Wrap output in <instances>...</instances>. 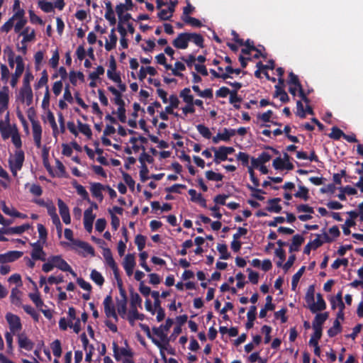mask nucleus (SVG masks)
Wrapping results in <instances>:
<instances>
[{
  "label": "nucleus",
  "instance_id": "obj_1",
  "mask_svg": "<svg viewBox=\"0 0 363 363\" xmlns=\"http://www.w3.org/2000/svg\"><path fill=\"white\" fill-rule=\"evenodd\" d=\"M24 161V153L22 150L16 151L13 156L9 159L10 169L14 177L17 175V172L22 168Z\"/></svg>",
  "mask_w": 363,
  "mask_h": 363
},
{
  "label": "nucleus",
  "instance_id": "obj_2",
  "mask_svg": "<svg viewBox=\"0 0 363 363\" xmlns=\"http://www.w3.org/2000/svg\"><path fill=\"white\" fill-rule=\"evenodd\" d=\"M69 246L72 250L79 254H82L84 257L86 256V254L91 255V256L94 255V249L93 247L84 241L77 240L76 241H73V243H70Z\"/></svg>",
  "mask_w": 363,
  "mask_h": 363
},
{
  "label": "nucleus",
  "instance_id": "obj_3",
  "mask_svg": "<svg viewBox=\"0 0 363 363\" xmlns=\"http://www.w3.org/2000/svg\"><path fill=\"white\" fill-rule=\"evenodd\" d=\"M54 267L59 269L62 272H68L73 277H76V273L72 270L69 264L60 255H55L50 257Z\"/></svg>",
  "mask_w": 363,
  "mask_h": 363
},
{
  "label": "nucleus",
  "instance_id": "obj_4",
  "mask_svg": "<svg viewBox=\"0 0 363 363\" xmlns=\"http://www.w3.org/2000/svg\"><path fill=\"white\" fill-rule=\"evenodd\" d=\"M6 319L9 325L11 333L16 334L21 330L22 325L18 315L9 313L6 315Z\"/></svg>",
  "mask_w": 363,
  "mask_h": 363
},
{
  "label": "nucleus",
  "instance_id": "obj_5",
  "mask_svg": "<svg viewBox=\"0 0 363 363\" xmlns=\"http://www.w3.org/2000/svg\"><path fill=\"white\" fill-rule=\"evenodd\" d=\"M33 248L30 256L33 260H46V254L43 250V245L40 241L30 244Z\"/></svg>",
  "mask_w": 363,
  "mask_h": 363
},
{
  "label": "nucleus",
  "instance_id": "obj_6",
  "mask_svg": "<svg viewBox=\"0 0 363 363\" xmlns=\"http://www.w3.org/2000/svg\"><path fill=\"white\" fill-rule=\"evenodd\" d=\"M104 313L108 318H113L116 322L118 320L116 308L113 304L111 296H107L104 300Z\"/></svg>",
  "mask_w": 363,
  "mask_h": 363
},
{
  "label": "nucleus",
  "instance_id": "obj_7",
  "mask_svg": "<svg viewBox=\"0 0 363 363\" xmlns=\"http://www.w3.org/2000/svg\"><path fill=\"white\" fill-rule=\"evenodd\" d=\"M172 325L173 320L168 318L164 325H161L158 328H153L152 331L155 335L159 337L162 340H164L167 336L166 333L170 329Z\"/></svg>",
  "mask_w": 363,
  "mask_h": 363
},
{
  "label": "nucleus",
  "instance_id": "obj_8",
  "mask_svg": "<svg viewBox=\"0 0 363 363\" xmlns=\"http://www.w3.org/2000/svg\"><path fill=\"white\" fill-rule=\"evenodd\" d=\"M33 97V94L31 87L22 86L20 89L18 98L22 102H26L27 106L32 104Z\"/></svg>",
  "mask_w": 363,
  "mask_h": 363
},
{
  "label": "nucleus",
  "instance_id": "obj_9",
  "mask_svg": "<svg viewBox=\"0 0 363 363\" xmlns=\"http://www.w3.org/2000/svg\"><path fill=\"white\" fill-rule=\"evenodd\" d=\"M32 130L34 143L38 148L41 147L42 128L38 121L32 120Z\"/></svg>",
  "mask_w": 363,
  "mask_h": 363
},
{
  "label": "nucleus",
  "instance_id": "obj_10",
  "mask_svg": "<svg viewBox=\"0 0 363 363\" xmlns=\"http://www.w3.org/2000/svg\"><path fill=\"white\" fill-rule=\"evenodd\" d=\"M188 33H179L173 40L172 45L177 49L184 50L188 48L189 39L188 38Z\"/></svg>",
  "mask_w": 363,
  "mask_h": 363
},
{
  "label": "nucleus",
  "instance_id": "obj_11",
  "mask_svg": "<svg viewBox=\"0 0 363 363\" xmlns=\"http://www.w3.org/2000/svg\"><path fill=\"white\" fill-rule=\"evenodd\" d=\"M22 255L23 252L21 251H9L4 254H0V263L5 264L14 262L21 257Z\"/></svg>",
  "mask_w": 363,
  "mask_h": 363
},
{
  "label": "nucleus",
  "instance_id": "obj_12",
  "mask_svg": "<svg viewBox=\"0 0 363 363\" xmlns=\"http://www.w3.org/2000/svg\"><path fill=\"white\" fill-rule=\"evenodd\" d=\"M57 205L59 208L60 214L62 217L63 222L67 225L69 224L71 222V218L68 206L62 199H60L57 201Z\"/></svg>",
  "mask_w": 363,
  "mask_h": 363
},
{
  "label": "nucleus",
  "instance_id": "obj_13",
  "mask_svg": "<svg viewBox=\"0 0 363 363\" xmlns=\"http://www.w3.org/2000/svg\"><path fill=\"white\" fill-rule=\"evenodd\" d=\"M15 128H18L16 124L5 125L4 121L0 120V133L4 140L9 139L14 133Z\"/></svg>",
  "mask_w": 363,
  "mask_h": 363
},
{
  "label": "nucleus",
  "instance_id": "obj_14",
  "mask_svg": "<svg viewBox=\"0 0 363 363\" xmlns=\"http://www.w3.org/2000/svg\"><path fill=\"white\" fill-rule=\"evenodd\" d=\"M139 325H140L141 330L146 333V335L147 336V337L151 339L152 342L160 348L161 356L162 357H164L165 355H164V352L163 351L164 347L159 340H157V339L154 338L152 336L149 326L145 324H143V323H140Z\"/></svg>",
  "mask_w": 363,
  "mask_h": 363
},
{
  "label": "nucleus",
  "instance_id": "obj_15",
  "mask_svg": "<svg viewBox=\"0 0 363 363\" xmlns=\"http://www.w3.org/2000/svg\"><path fill=\"white\" fill-rule=\"evenodd\" d=\"M18 342L20 347L28 351L32 350L34 347V343L30 340L24 333L18 335Z\"/></svg>",
  "mask_w": 363,
  "mask_h": 363
},
{
  "label": "nucleus",
  "instance_id": "obj_16",
  "mask_svg": "<svg viewBox=\"0 0 363 363\" xmlns=\"http://www.w3.org/2000/svg\"><path fill=\"white\" fill-rule=\"evenodd\" d=\"M103 190H106V187L101 183H94L91 185L90 191L92 194V196L97 199L99 201H102L104 199V196L102 194Z\"/></svg>",
  "mask_w": 363,
  "mask_h": 363
},
{
  "label": "nucleus",
  "instance_id": "obj_17",
  "mask_svg": "<svg viewBox=\"0 0 363 363\" xmlns=\"http://www.w3.org/2000/svg\"><path fill=\"white\" fill-rule=\"evenodd\" d=\"M211 150L214 152L215 163L218 164L220 161H225L228 160V156L223 146H220L218 149L212 147Z\"/></svg>",
  "mask_w": 363,
  "mask_h": 363
},
{
  "label": "nucleus",
  "instance_id": "obj_18",
  "mask_svg": "<svg viewBox=\"0 0 363 363\" xmlns=\"http://www.w3.org/2000/svg\"><path fill=\"white\" fill-rule=\"evenodd\" d=\"M317 301L315 304H313L311 307H310V311L315 313L317 311H321L325 309L326 303L323 298L320 294H318L316 296Z\"/></svg>",
  "mask_w": 363,
  "mask_h": 363
},
{
  "label": "nucleus",
  "instance_id": "obj_19",
  "mask_svg": "<svg viewBox=\"0 0 363 363\" xmlns=\"http://www.w3.org/2000/svg\"><path fill=\"white\" fill-rule=\"evenodd\" d=\"M328 318V313L325 312L323 313H318L313 321L312 326L313 328H322L323 324L325 321Z\"/></svg>",
  "mask_w": 363,
  "mask_h": 363
},
{
  "label": "nucleus",
  "instance_id": "obj_20",
  "mask_svg": "<svg viewBox=\"0 0 363 363\" xmlns=\"http://www.w3.org/2000/svg\"><path fill=\"white\" fill-rule=\"evenodd\" d=\"M116 308L121 318H125L127 315V299L121 298L116 301Z\"/></svg>",
  "mask_w": 363,
  "mask_h": 363
},
{
  "label": "nucleus",
  "instance_id": "obj_21",
  "mask_svg": "<svg viewBox=\"0 0 363 363\" xmlns=\"http://www.w3.org/2000/svg\"><path fill=\"white\" fill-rule=\"evenodd\" d=\"M281 201V199L276 198L269 199L268 201L269 206L267 207V210L269 212L279 213L281 211V206L279 204Z\"/></svg>",
  "mask_w": 363,
  "mask_h": 363
},
{
  "label": "nucleus",
  "instance_id": "obj_22",
  "mask_svg": "<svg viewBox=\"0 0 363 363\" xmlns=\"http://www.w3.org/2000/svg\"><path fill=\"white\" fill-rule=\"evenodd\" d=\"M116 71V63L115 61L113 60L110 64V69L107 71L108 77L113 80L114 82L121 83V77L118 74L115 72Z\"/></svg>",
  "mask_w": 363,
  "mask_h": 363
},
{
  "label": "nucleus",
  "instance_id": "obj_23",
  "mask_svg": "<svg viewBox=\"0 0 363 363\" xmlns=\"http://www.w3.org/2000/svg\"><path fill=\"white\" fill-rule=\"evenodd\" d=\"M118 38L115 33V29L113 28L111 30L109 35V40H106L105 43V49L107 51L111 50L113 48L116 47L117 43Z\"/></svg>",
  "mask_w": 363,
  "mask_h": 363
},
{
  "label": "nucleus",
  "instance_id": "obj_24",
  "mask_svg": "<svg viewBox=\"0 0 363 363\" xmlns=\"http://www.w3.org/2000/svg\"><path fill=\"white\" fill-rule=\"evenodd\" d=\"M304 242V238L303 236L300 235H295L292 239V243L289 247V252L298 251L299 250V247Z\"/></svg>",
  "mask_w": 363,
  "mask_h": 363
},
{
  "label": "nucleus",
  "instance_id": "obj_25",
  "mask_svg": "<svg viewBox=\"0 0 363 363\" xmlns=\"http://www.w3.org/2000/svg\"><path fill=\"white\" fill-rule=\"evenodd\" d=\"M257 307L252 306L247 312V322L245 325L247 329H250L253 326V322L256 318Z\"/></svg>",
  "mask_w": 363,
  "mask_h": 363
},
{
  "label": "nucleus",
  "instance_id": "obj_26",
  "mask_svg": "<svg viewBox=\"0 0 363 363\" xmlns=\"http://www.w3.org/2000/svg\"><path fill=\"white\" fill-rule=\"evenodd\" d=\"M189 42L194 43L199 48H203V38L201 35L196 33H188Z\"/></svg>",
  "mask_w": 363,
  "mask_h": 363
},
{
  "label": "nucleus",
  "instance_id": "obj_27",
  "mask_svg": "<svg viewBox=\"0 0 363 363\" xmlns=\"http://www.w3.org/2000/svg\"><path fill=\"white\" fill-rule=\"evenodd\" d=\"M21 291L18 288H13L11 293V301L13 304L19 306L21 305Z\"/></svg>",
  "mask_w": 363,
  "mask_h": 363
},
{
  "label": "nucleus",
  "instance_id": "obj_28",
  "mask_svg": "<svg viewBox=\"0 0 363 363\" xmlns=\"http://www.w3.org/2000/svg\"><path fill=\"white\" fill-rule=\"evenodd\" d=\"M130 308H138L140 307L141 308L142 307V299L140 298V296H139V294L138 293H135L133 291V290H131L130 291Z\"/></svg>",
  "mask_w": 363,
  "mask_h": 363
},
{
  "label": "nucleus",
  "instance_id": "obj_29",
  "mask_svg": "<svg viewBox=\"0 0 363 363\" xmlns=\"http://www.w3.org/2000/svg\"><path fill=\"white\" fill-rule=\"evenodd\" d=\"M69 78L71 84L74 86L77 85L78 79L82 82L84 81V75L82 72L70 71Z\"/></svg>",
  "mask_w": 363,
  "mask_h": 363
},
{
  "label": "nucleus",
  "instance_id": "obj_30",
  "mask_svg": "<svg viewBox=\"0 0 363 363\" xmlns=\"http://www.w3.org/2000/svg\"><path fill=\"white\" fill-rule=\"evenodd\" d=\"M235 133L236 130L235 129L224 128L222 133H218V137L220 138L221 140L228 141L231 137L235 135Z\"/></svg>",
  "mask_w": 363,
  "mask_h": 363
},
{
  "label": "nucleus",
  "instance_id": "obj_31",
  "mask_svg": "<svg viewBox=\"0 0 363 363\" xmlns=\"http://www.w3.org/2000/svg\"><path fill=\"white\" fill-rule=\"evenodd\" d=\"M179 96L184 103H193L194 96L191 94V89L189 88L182 89L179 93Z\"/></svg>",
  "mask_w": 363,
  "mask_h": 363
},
{
  "label": "nucleus",
  "instance_id": "obj_32",
  "mask_svg": "<svg viewBox=\"0 0 363 363\" xmlns=\"http://www.w3.org/2000/svg\"><path fill=\"white\" fill-rule=\"evenodd\" d=\"M135 256L133 254H128L125 257L123 262V268H134L135 266Z\"/></svg>",
  "mask_w": 363,
  "mask_h": 363
},
{
  "label": "nucleus",
  "instance_id": "obj_33",
  "mask_svg": "<svg viewBox=\"0 0 363 363\" xmlns=\"http://www.w3.org/2000/svg\"><path fill=\"white\" fill-rule=\"evenodd\" d=\"M305 271V267H302L298 269V271L293 276L292 281H291V289L293 291H295L298 283L303 275V272Z\"/></svg>",
  "mask_w": 363,
  "mask_h": 363
},
{
  "label": "nucleus",
  "instance_id": "obj_34",
  "mask_svg": "<svg viewBox=\"0 0 363 363\" xmlns=\"http://www.w3.org/2000/svg\"><path fill=\"white\" fill-rule=\"evenodd\" d=\"M9 87L6 86H4L2 87V89L0 90V104L2 105H9Z\"/></svg>",
  "mask_w": 363,
  "mask_h": 363
},
{
  "label": "nucleus",
  "instance_id": "obj_35",
  "mask_svg": "<svg viewBox=\"0 0 363 363\" xmlns=\"http://www.w3.org/2000/svg\"><path fill=\"white\" fill-rule=\"evenodd\" d=\"M79 130L86 135L88 138H91L92 135L91 130L88 124L82 123L80 121H77Z\"/></svg>",
  "mask_w": 363,
  "mask_h": 363
},
{
  "label": "nucleus",
  "instance_id": "obj_36",
  "mask_svg": "<svg viewBox=\"0 0 363 363\" xmlns=\"http://www.w3.org/2000/svg\"><path fill=\"white\" fill-rule=\"evenodd\" d=\"M23 69L16 68L14 73L11 74V79L10 81V84L12 87L14 88L16 86L18 79L23 73Z\"/></svg>",
  "mask_w": 363,
  "mask_h": 363
},
{
  "label": "nucleus",
  "instance_id": "obj_37",
  "mask_svg": "<svg viewBox=\"0 0 363 363\" xmlns=\"http://www.w3.org/2000/svg\"><path fill=\"white\" fill-rule=\"evenodd\" d=\"M341 332V325L338 320H335L333 325L328 330L329 337H334Z\"/></svg>",
  "mask_w": 363,
  "mask_h": 363
},
{
  "label": "nucleus",
  "instance_id": "obj_38",
  "mask_svg": "<svg viewBox=\"0 0 363 363\" xmlns=\"http://www.w3.org/2000/svg\"><path fill=\"white\" fill-rule=\"evenodd\" d=\"M51 349L53 353V355L57 358L60 357L62 354V347L61 342L59 340H55L51 344Z\"/></svg>",
  "mask_w": 363,
  "mask_h": 363
},
{
  "label": "nucleus",
  "instance_id": "obj_39",
  "mask_svg": "<svg viewBox=\"0 0 363 363\" xmlns=\"http://www.w3.org/2000/svg\"><path fill=\"white\" fill-rule=\"evenodd\" d=\"M186 69V67L184 63L181 62H177L174 64V67H172V69L169 70H172V74L177 77H182V74L179 72V71H184Z\"/></svg>",
  "mask_w": 363,
  "mask_h": 363
},
{
  "label": "nucleus",
  "instance_id": "obj_40",
  "mask_svg": "<svg viewBox=\"0 0 363 363\" xmlns=\"http://www.w3.org/2000/svg\"><path fill=\"white\" fill-rule=\"evenodd\" d=\"M21 35L23 36V39L22 40V43H26V42H30L33 40L35 38V32L33 30H32L29 33L28 28H25L22 32Z\"/></svg>",
  "mask_w": 363,
  "mask_h": 363
},
{
  "label": "nucleus",
  "instance_id": "obj_41",
  "mask_svg": "<svg viewBox=\"0 0 363 363\" xmlns=\"http://www.w3.org/2000/svg\"><path fill=\"white\" fill-rule=\"evenodd\" d=\"M91 279L98 285L101 286L104 282V279L100 272L93 269L91 272Z\"/></svg>",
  "mask_w": 363,
  "mask_h": 363
},
{
  "label": "nucleus",
  "instance_id": "obj_42",
  "mask_svg": "<svg viewBox=\"0 0 363 363\" xmlns=\"http://www.w3.org/2000/svg\"><path fill=\"white\" fill-rule=\"evenodd\" d=\"M10 138H11L12 143L16 148H20L21 147L22 142L18 128L14 129V133Z\"/></svg>",
  "mask_w": 363,
  "mask_h": 363
},
{
  "label": "nucleus",
  "instance_id": "obj_43",
  "mask_svg": "<svg viewBox=\"0 0 363 363\" xmlns=\"http://www.w3.org/2000/svg\"><path fill=\"white\" fill-rule=\"evenodd\" d=\"M48 75L46 70H43L41 73V77L38 82V83L35 85L36 89L41 88L43 86H48Z\"/></svg>",
  "mask_w": 363,
  "mask_h": 363
},
{
  "label": "nucleus",
  "instance_id": "obj_44",
  "mask_svg": "<svg viewBox=\"0 0 363 363\" xmlns=\"http://www.w3.org/2000/svg\"><path fill=\"white\" fill-rule=\"evenodd\" d=\"M196 129L199 133L205 138L209 139L211 137V133L208 128L205 126L204 125L199 124L196 126Z\"/></svg>",
  "mask_w": 363,
  "mask_h": 363
},
{
  "label": "nucleus",
  "instance_id": "obj_45",
  "mask_svg": "<svg viewBox=\"0 0 363 363\" xmlns=\"http://www.w3.org/2000/svg\"><path fill=\"white\" fill-rule=\"evenodd\" d=\"M206 177L208 180L211 181H222L223 176L219 173L214 172L213 171L209 170L206 172Z\"/></svg>",
  "mask_w": 363,
  "mask_h": 363
},
{
  "label": "nucleus",
  "instance_id": "obj_46",
  "mask_svg": "<svg viewBox=\"0 0 363 363\" xmlns=\"http://www.w3.org/2000/svg\"><path fill=\"white\" fill-rule=\"evenodd\" d=\"M22 307L26 313L29 314L35 321H38L39 314L32 306L29 305H23Z\"/></svg>",
  "mask_w": 363,
  "mask_h": 363
},
{
  "label": "nucleus",
  "instance_id": "obj_47",
  "mask_svg": "<svg viewBox=\"0 0 363 363\" xmlns=\"http://www.w3.org/2000/svg\"><path fill=\"white\" fill-rule=\"evenodd\" d=\"M146 238L143 235H137L135 238V243L139 251H142L145 246Z\"/></svg>",
  "mask_w": 363,
  "mask_h": 363
},
{
  "label": "nucleus",
  "instance_id": "obj_48",
  "mask_svg": "<svg viewBox=\"0 0 363 363\" xmlns=\"http://www.w3.org/2000/svg\"><path fill=\"white\" fill-rule=\"evenodd\" d=\"M296 198H301L305 201L308 199V190L306 187L300 186L299 190L294 194Z\"/></svg>",
  "mask_w": 363,
  "mask_h": 363
},
{
  "label": "nucleus",
  "instance_id": "obj_49",
  "mask_svg": "<svg viewBox=\"0 0 363 363\" xmlns=\"http://www.w3.org/2000/svg\"><path fill=\"white\" fill-rule=\"evenodd\" d=\"M218 251L220 253V259H227L230 257V254L228 252V247L225 244H219L217 246Z\"/></svg>",
  "mask_w": 363,
  "mask_h": 363
},
{
  "label": "nucleus",
  "instance_id": "obj_50",
  "mask_svg": "<svg viewBox=\"0 0 363 363\" xmlns=\"http://www.w3.org/2000/svg\"><path fill=\"white\" fill-rule=\"evenodd\" d=\"M344 132L337 127H333L331 129V133L329 134L330 138L339 140L341 137L343 138Z\"/></svg>",
  "mask_w": 363,
  "mask_h": 363
},
{
  "label": "nucleus",
  "instance_id": "obj_51",
  "mask_svg": "<svg viewBox=\"0 0 363 363\" xmlns=\"http://www.w3.org/2000/svg\"><path fill=\"white\" fill-rule=\"evenodd\" d=\"M182 21L185 23L191 25L193 27L199 28L202 26L201 22L199 19L194 17H186V18H184Z\"/></svg>",
  "mask_w": 363,
  "mask_h": 363
},
{
  "label": "nucleus",
  "instance_id": "obj_52",
  "mask_svg": "<svg viewBox=\"0 0 363 363\" xmlns=\"http://www.w3.org/2000/svg\"><path fill=\"white\" fill-rule=\"evenodd\" d=\"M48 121L50 123L52 129L53 130V134L55 136L57 132V125L55 121V118L54 114L51 111H48Z\"/></svg>",
  "mask_w": 363,
  "mask_h": 363
},
{
  "label": "nucleus",
  "instance_id": "obj_53",
  "mask_svg": "<svg viewBox=\"0 0 363 363\" xmlns=\"http://www.w3.org/2000/svg\"><path fill=\"white\" fill-rule=\"evenodd\" d=\"M75 189H76V191H77V194L79 195H80L83 198V199L90 202V199H89V197L88 192L86 191V190L85 189V188L82 185L77 184L75 186Z\"/></svg>",
  "mask_w": 363,
  "mask_h": 363
},
{
  "label": "nucleus",
  "instance_id": "obj_54",
  "mask_svg": "<svg viewBox=\"0 0 363 363\" xmlns=\"http://www.w3.org/2000/svg\"><path fill=\"white\" fill-rule=\"evenodd\" d=\"M186 6H185L184 9H183V13H182V19L183 20L184 18H186V17H189L190 14L192 13L194 10H195V8L189 3V1L188 0H186Z\"/></svg>",
  "mask_w": 363,
  "mask_h": 363
},
{
  "label": "nucleus",
  "instance_id": "obj_55",
  "mask_svg": "<svg viewBox=\"0 0 363 363\" xmlns=\"http://www.w3.org/2000/svg\"><path fill=\"white\" fill-rule=\"evenodd\" d=\"M0 68H1V79L3 82L6 83L9 80V74H10L9 69L7 67V66L4 64H1Z\"/></svg>",
  "mask_w": 363,
  "mask_h": 363
},
{
  "label": "nucleus",
  "instance_id": "obj_56",
  "mask_svg": "<svg viewBox=\"0 0 363 363\" xmlns=\"http://www.w3.org/2000/svg\"><path fill=\"white\" fill-rule=\"evenodd\" d=\"M39 7L45 12L49 13L53 11V5L51 2L40 1L38 2Z\"/></svg>",
  "mask_w": 363,
  "mask_h": 363
},
{
  "label": "nucleus",
  "instance_id": "obj_57",
  "mask_svg": "<svg viewBox=\"0 0 363 363\" xmlns=\"http://www.w3.org/2000/svg\"><path fill=\"white\" fill-rule=\"evenodd\" d=\"M104 72V68L102 66H98L96 71L91 72L89 77L91 80H96L99 77V76L103 75Z\"/></svg>",
  "mask_w": 363,
  "mask_h": 363
},
{
  "label": "nucleus",
  "instance_id": "obj_58",
  "mask_svg": "<svg viewBox=\"0 0 363 363\" xmlns=\"http://www.w3.org/2000/svg\"><path fill=\"white\" fill-rule=\"evenodd\" d=\"M155 59H156L157 62L160 65H164L167 70L172 69V65L169 64H167L166 57L163 53H160V54L157 55L155 57Z\"/></svg>",
  "mask_w": 363,
  "mask_h": 363
},
{
  "label": "nucleus",
  "instance_id": "obj_59",
  "mask_svg": "<svg viewBox=\"0 0 363 363\" xmlns=\"http://www.w3.org/2000/svg\"><path fill=\"white\" fill-rule=\"evenodd\" d=\"M95 219V215L93 214L92 208H89L84 211V222L93 223Z\"/></svg>",
  "mask_w": 363,
  "mask_h": 363
},
{
  "label": "nucleus",
  "instance_id": "obj_60",
  "mask_svg": "<svg viewBox=\"0 0 363 363\" xmlns=\"http://www.w3.org/2000/svg\"><path fill=\"white\" fill-rule=\"evenodd\" d=\"M148 173H149V170H148L147 167L146 166V164L145 163H143L141 165L140 170V180L143 182H145L146 180H147L149 179V177L147 176Z\"/></svg>",
  "mask_w": 363,
  "mask_h": 363
},
{
  "label": "nucleus",
  "instance_id": "obj_61",
  "mask_svg": "<svg viewBox=\"0 0 363 363\" xmlns=\"http://www.w3.org/2000/svg\"><path fill=\"white\" fill-rule=\"evenodd\" d=\"M288 83L290 86H301L298 76L294 74L292 72L289 74V81Z\"/></svg>",
  "mask_w": 363,
  "mask_h": 363
},
{
  "label": "nucleus",
  "instance_id": "obj_62",
  "mask_svg": "<svg viewBox=\"0 0 363 363\" xmlns=\"http://www.w3.org/2000/svg\"><path fill=\"white\" fill-rule=\"evenodd\" d=\"M148 257V255L146 252H142L140 254V265L147 272H150V268L146 264V259Z\"/></svg>",
  "mask_w": 363,
  "mask_h": 363
},
{
  "label": "nucleus",
  "instance_id": "obj_63",
  "mask_svg": "<svg viewBox=\"0 0 363 363\" xmlns=\"http://www.w3.org/2000/svg\"><path fill=\"white\" fill-rule=\"evenodd\" d=\"M63 88V84L61 80L57 81L53 84L52 91L54 94L57 96L60 94Z\"/></svg>",
  "mask_w": 363,
  "mask_h": 363
},
{
  "label": "nucleus",
  "instance_id": "obj_64",
  "mask_svg": "<svg viewBox=\"0 0 363 363\" xmlns=\"http://www.w3.org/2000/svg\"><path fill=\"white\" fill-rule=\"evenodd\" d=\"M157 16L163 21L169 20L172 16V13L169 11V9H161L160 11L157 13Z\"/></svg>",
  "mask_w": 363,
  "mask_h": 363
}]
</instances>
